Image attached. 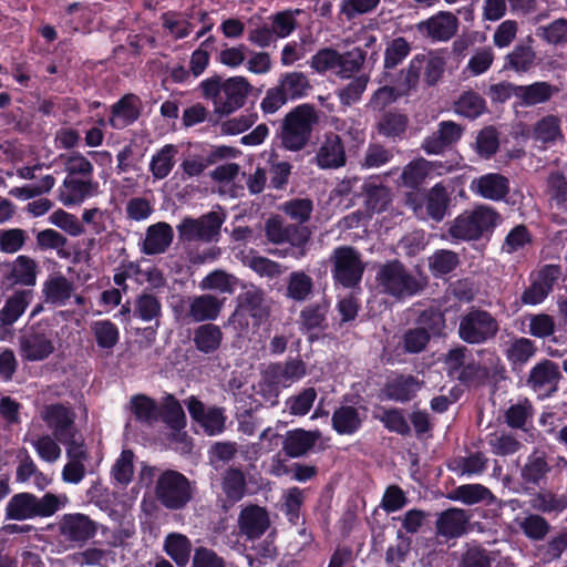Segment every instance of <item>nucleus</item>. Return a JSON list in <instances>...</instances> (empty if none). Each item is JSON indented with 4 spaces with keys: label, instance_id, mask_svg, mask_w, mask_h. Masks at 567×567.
Returning a JSON list of instances; mask_svg holds the SVG:
<instances>
[{
    "label": "nucleus",
    "instance_id": "nucleus-53",
    "mask_svg": "<svg viewBox=\"0 0 567 567\" xmlns=\"http://www.w3.org/2000/svg\"><path fill=\"white\" fill-rule=\"evenodd\" d=\"M38 456L47 463H55L61 457L59 441L48 434L29 440Z\"/></svg>",
    "mask_w": 567,
    "mask_h": 567
},
{
    "label": "nucleus",
    "instance_id": "nucleus-12",
    "mask_svg": "<svg viewBox=\"0 0 567 567\" xmlns=\"http://www.w3.org/2000/svg\"><path fill=\"white\" fill-rule=\"evenodd\" d=\"M39 414L59 442L78 432L75 426L76 415L70 405L62 403L47 404L42 406Z\"/></svg>",
    "mask_w": 567,
    "mask_h": 567
},
{
    "label": "nucleus",
    "instance_id": "nucleus-16",
    "mask_svg": "<svg viewBox=\"0 0 567 567\" xmlns=\"http://www.w3.org/2000/svg\"><path fill=\"white\" fill-rule=\"evenodd\" d=\"M59 533L64 540L82 545L95 535L96 524L84 514H65L59 522Z\"/></svg>",
    "mask_w": 567,
    "mask_h": 567
},
{
    "label": "nucleus",
    "instance_id": "nucleus-49",
    "mask_svg": "<svg viewBox=\"0 0 567 567\" xmlns=\"http://www.w3.org/2000/svg\"><path fill=\"white\" fill-rule=\"evenodd\" d=\"M494 51L491 47L477 49L470 58L463 74L466 76H478L486 73L494 62Z\"/></svg>",
    "mask_w": 567,
    "mask_h": 567
},
{
    "label": "nucleus",
    "instance_id": "nucleus-33",
    "mask_svg": "<svg viewBox=\"0 0 567 567\" xmlns=\"http://www.w3.org/2000/svg\"><path fill=\"white\" fill-rule=\"evenodd\" d=\"M138 105L135 95H125L113 106L110 125L121 130L132 124L138 117Z\"/></svg>",
    "mask_w": 567,
    "mask_h": 567
},
{
    "label": "nucleus",
    "instance_id": "nucleus-36",
    "mask_svg": "<svg viewBox=\"0 0 567 567\" xmlns=\"http://www.w3.org/2000/svg\"><path fill=\"white\" fill-rule=\"evenodd\" d=\"M278 86L289 100H298L308 94L310 81L302 72H286L280 75Z\"/></svg>",
    "mask_w": 567,
    "mask_h": 567
},
{
    "label": "nucleus",
    "instance_id": "nucleus-4",
    "mask_svg": "<svg viewBox=\"0 0 567 567\" xmlns=\"http://www.w3.org/2000/svg\"><path fill=\"white\" fill-rule=\"evenodd\" d=\"M499 223L501 216L494 208L478 205L460 214L450 226L449 234L457 240H476L492 231Z\"/></svg>",
    "mask_w": 567,
    "mask_h": 567
},
{
    "label": "nucleus",
    "instance_id": "nucleus-43",
    "mask_svg": "<svg viewBox=\"0 0 567 567\" xmlns=\"http://www.w3.org/2000/svg\"><path fill=\"white\" fill-rule=\"evenodd\" d=\"M91 331L97 347L101 349L111 350L120 340V330L111 320H97L92 322Z\"/></svg>",
    "mask_w": 567,
    "mask_h": 567
},
{
    "label": "nucleus",
    "instance_id": "nucleus-47",
    "mask_svg": "<svg viewBox=\"0 0 567 567\" xmlns=\"http://www.w3.org/2000/svg\"><path fill=\"white\" fill-rule=\"evenodd\" d=\"M238 279L223 270H214L208 274L199 284L203 290H216L221 293H233Z\"/></svg>",
    "mask_w": 567,
    "mask_h": 567
},
{
    "label": "nucleus",
    "instance_id": "nucleus-13",
    "mask_svg": "<svg viewBox=\"0 0 567 567\" xmlns=\"http://www.w3.org/2000/svg\"><path fill=\"white\" fill-rule=\"evenodd\" d=\"M468 188L476 197L492 202H501L508 196L511 182L508 177L501 173H485L474 177Z\"/></svg>",
    "mask_w": 567,
    "mask_h": 567
},
{
    "label": "nucleus",
    "instance_id": "nucleus-17",
    "mask_svg": "<svg viewBox=\"0 0 567 567\" xmlns=\"http://www.w3.org/2000/svg\"><path fill=\"white\" fill-rule=\"evenodd\" d=\"M560 275V268L555 265H546L537 272L533 274L532 284L522 296L523 302L526 305H538L543 302Z\"/></svg>",
    "mask_w": 567,
    "mask_h": 567
},
{
    "label": "nucleus",
    "instance_id": "nucleus-60",
    "mask_svg": "<svg viewBox=\"0 0 567 567\" xmlns=\"http://www.w3.org/2000/svg\"><path fill=\"white\" fill-rule=\"evenodd\" d=\"M254 389L255 393L261 398L262 404L275 406L278 403V396L282 386L270 375L269 370L266 369L261 380L254 386Z\"/></svg>",
    "mask_w": 567,
    "mask_h": 567
},
{
    "label": "nucleus",
    "instance_id": "nucleus-10",
    "mask_svg": "<svg viewBox=\"0 0 567 567\" xmlns=\"http://www.w3.org/2000/svg\"><path fill=\"white\" fill-rule=\"evenodd\" d=\"M185 405L193 421L197 423L207 435L215 436L224 432L227 421L225 409L205 405L195 396L185 400Z\"/></svg>",
    "mask_w": 567,
    "mask_h": 567
},
{
    "label": "nucleus",
    "instance_id": "nucleus-11",
    "mask_svg": "<svg viewBox=\"0 0 567 567\" xmlns=\"http://www.w3.org/2000/svg\"><path fill=\"white\" fill-rule=\"evenodd\" d=\"M560 379L558 364L544 359L530 369L526 384L539 399H546L557 392Z\"/></svg>",
    "mask_w": 567,
    "mask_h": 567
},
{
    "label": "nucleus",
    "instance_id": "nucleus-61",
    "mask_svg": "<svg viewBox=\"0 0 567 567\" xmlns=\"http://www.w3.org/2000/svg\"><path fill=\"white\" fill-rule=\"evenodd\" d=\"M498 134L493 127L483 128L476 136L474 150L481 158H491L498 150Z\"/></svg>",
    "mask_w": 567,
    "mask_h": 567
},
{
    "label": "nucleus",
    "instance_id": "nucleus-44",
    "mask_svg": "<svg viewBox=\"0 0 567 567\" xmlns=\"http://www.w3.org/2000/svg\"><path fill=\"white\" fill-rule=\"evenodd\" d=\"M361 417L353 406H341L332 415V426L339 434H353L361 426Z\"/></svg>",
    "mask_w": 567,
    "mask_h": 567
},
{
    "label": "nucleus",
    "instance_id": "nucleus-64",
    "mask_svg": "<svg viewBox=\"0 0 567 567\" xmlns=\"http://www.w3.org/2000/svg\"><path fill=\"white\" fill-rule=\"evenodd\" d=\"M536 34L554 45L567 44V19H557L547 25L540 27Z\"/></svg>",
    "mask_w": 567,
    "mask_h": 567
},
{
    "label": "nucleus",
    "instance_id": "nucleus-8",
    "mask_svg": "<svg viewBox=\"0 0 567 567\" xmlns=\"http://www.w3.org/2000/svg\"><path fill=\"white\" fill-rule=\"evenodd\" d=\"M334 280L343 287L355 286L362 278L364 266L353 248L343 246L338 247L332 254Z\"/></svg>",
    "mask_w": 567,
    "mask_h": 567
},
{
    "label": "nucleus",
    "instance_id": "nucleus-56",
    "mask_svg": "<svg viewBox=\"0 0 567 567\" xmlns=\"http://www.w3.org/2000/svg\"><path fill=\"white\" fill-rule=\"evenodd\" d=\"M530 506L543 513L563 512L567 508V495H555L550 492L535 494L530 499Z\"/></svg>",
    "mask_w": 567,
    "mask_h": 567
},
{
    "label": "nucleus",
    "instance_id": "nucleus-15",
    "mask_svg": "<svg viewBox=\"0 0 567 567\" xmlns=\"http://www.w3.org/2000/svg\"><path fill=\"white\" fill-rule=\"evenodd\" d=\"M417 32L432 42H446L458 30V19L451 12L441 11L416 25Z\"/></svg>",
    "mask_w": 567,
    "mask_h": 567
},
{
    "label": "nucleus",
    "instance_id": "nucleus-30",
    "mask_svg": "<svg viewBox=\"0 0 567 567\" xmlns=\"http://www.w3.org/2000/svg\"><path fill=\"white\" fill-rule=\"evenodd\" d=\"M532 138L545 146H551L564 140L560 120L556 115H546L537 121L532 131Z\"/></svg>",
    "mask_w": 567,
    "mask_h": 567
},
{
    "label": "nucleus",
    "instance_id": "nucleus-3",
    "mask_svg": "<svg viewBox=\"0 0 567 567\" xmlns=\"http://www.w3.org/2000/svg\"><path fill=\"white\" fill-rule=\"evenodd\" d=\"M69 503L65 494L47 493L42 497L22 492L13 495L6 505V518L27 520L34 517H50Z\"/></svg>",
    "mask_w": 567,
    "mask_h": 567
},
{
    "label": "nucleus",
    "instance_id": "nucleus-51",
    "mask_svg": "<svg viewBox=\"0 0 567 567\" xmlns=\"http://www.w3.org/2000/svg\"><path fill=\"white\" fill-rule=\"evenodd\" d=\"M454 110L464 117L476 118L484 113L485 102L477 93L468 91L458 97Z\"/></svg>",
    "mask_w": 567,
    "mask_h": 567
},
{
    "label": "nucleus",
    "instance_id": "nucleus-32",
    "mask_svg": "<svg viewBox=\"0 0 567 567\" xmlns=\"http://www.w3.org/2000/svg\"><path fill=\"white\" fill-rule=\"evenodd\" d=\"M177 153V146L166 144L152 155L148 168L154 179L161 181L171 174Z\"/></svg>",
    "mask_w": 567,
    "mask_h": 567
},
{
    "label": "nucleus",
    "instance_id": "nucleus-5",
    "mask_svg": "<svg viewBox=\"0 0 567 567\" xmlns=\"http://www.w3.org/2000/svg\"><path fill=\"white\" fill-rule=\"evenodd\" d=\"M194 483L177 471L166 470L156 480L155 495L168 509L185 507L193 497Z\"/></svg>",
    "mask_w": 567,
    "mask_h": 567
},
{
    "label": "nucleus",
    "instance_id": "nucleus-25",
    "mask_svg": "<svg viewBox=\"0 0 567 567\" xmlns=\"http://www.w3.org/2000/svg\"><path fill=\"white\" fill-rule=\"evenodd\" d=\"M34 298L32 289H18L7 297L0 309V327H10L25 312Z\"/></svg>",
    "mask_w": 567,
    "mask_h": 567
},
{
    "label": "nucleus",
    "instance_id": "nucleus-59",
    "mask_svg": "<svg viewBox=\"0 0 567 567\" xmlns=\"http://www.w3.org/2000/svg\"><path fill=\"white\" fill-rule=\"evenodd\" d=\"M365 55L367 53L360 48H354L344 54H340L336 74L342 79L351 78L363 64Z\"/></svg>",
    "mask_w": 567,
    "mask_h": 567
},
{
    "label": "nucleus",
    "instance_id": "nucleus-46",
    "mask_svg": "<svg viewBox=\"0 0 567 567\" xmlns=\"http://www.w3.org/2000/svg\"><path fill=\"white\" fill-rule=\"evenodd\" d=\"M365 204L372 213H381L391 203V192L388 187L377 184L375 181H368L364 184Z\"/></svg>",
    "mask_w": 567,
    "mask_h": 567
},
{
    "label": "nucleus",
    "instance_id": "nucleus-21",
    "mask_svg": "<svg viewBox=\"0 0 567 567\" xmlns=\"http://www.w3.org/2000/svg\"><path fill=\"white\" fill-rule=\"evenodd\" d=\"M74 291V284L61 274L49 275L41 288L43 301L55 307L65 306Z\"/></svg>",
    "mask_w": 567,
    "mask_h": 567
},
{
    "label": "nucleus",
    "instance_id": "nucleus-63",
    "mask_svg": "<svg viewBox=\"0 0 567 567\" xmlns=\"http://www.w3.org/2000/svg\"><path fill=\"white\" fill-rule=\"evenodd\" d=\"M245 476L239 470H228L223 480V491L231 502H238L245 495Z\"/></svg>",
    "mask_w": 567,
    "mask_h": 567
},
{
    "label": "nucleus",
    "instance_id": "nucleus-14",
    "mask_svg": "<svg viewBox=\"0 0 567 567\" xmlns=\"http://www.w3.org/2000/svg\"><path fill=\"white\" fill-rule=\"evenodd\" d=\"M267 238L276 244L289 243L298 248L296 258H302L306 255L305 245L309 240V231L306 227L285 226L278 218H271L266 224Z\"/></svg>",
    "mask_w": 567,
    "mask_h": 567
},
{
    "label": "nucleus",
    "instance_id": "nucleus-62",
    "mask_svg": "<svg viewBox=\"0 0 567 567\" xmlns=\"http://www.w3.org/2000/svg\"><path fill=\"white\" fill-rule=\"evenodd\" d=\"M131 411L136 420L151 424L157 420V406L151 398L138 394L131 399Z\"/></svg>",
    "mask_w": 567,
    "mask_h": 567
},
{
    "label": "nucleus",
    "instance_id": "nucleus-52",
    "mask_svg": "<svg viewBox=\"0 0 567 567\" xmlns=\"http://www.w3.org/2000/svg\"><path fill=\"white\" fill-rule=\"evenodd\" d=\"M163 27L174 39H184L193 31L194 25L183 13L167 12L163 14Z\"/></svg>",
    "mask_w": 567,
    "mask_h": 567
},
{
    "label": "nucleus",
    "instance_id": "nucleus-26",
    "mask_svg": "<svg viewBox=\"0 0 567 567\" xmlns=\"http://www.w3.org/2000/svg\"><path fill=\"white\" fill-rule=\"evenodd\" d=\"M97 193V184L91 179L66 177L60 188V200L64 206L82 204L86 198Z\"/></svg>",
    "mask_w": 567,
    "mask_h": 567
},
{
    "label": "nucleus",
    "instance_id": "nucleus-58",
    "mask_svg": "<svg viewBox=\"0 0 567 567\" xmlns=\"http://www.w3.org/2000/svg\"><path fill=\"white\" fill-rule=\"evenodd\" d=\"M49 223L72 237H78L84 234L85 229L82 223L73 214L63 209L54 210L48 218Z\"/></svg>",
    "mask_w": 567,
    "mask_h": 567
},
{
    "label": "nucleus",
    "instance_id": "nucleus-20",
    "mask_svg": "<svg viewBox=\"0 0 567 567\" xmlns=\"http://www.w3.org/2000/svg\"><path fill=\"white\" fill-rule=\"evenodd\" d=\"M463 131L460 124L452 121H443L439 124L437 131L424 140L422 148L427 154H442L447 147L461 140Z\"/></svg>",
    "mask_w": 567,
    "mask_h": 567
},
{
    "label": "nucleus",
    "instance_id": "nucleus-48",
    "mask_svg": "<svg viewBox=\"0 0 567 567\" xmlns=\"http://www.w3.org/2000/svg\"><path fill=\"white\" fill-rule=\"evenodd\" d=\"M434 163L424 158H417L409 163L402 172L401 178L403 185L408 187L419 186L427 175L433 171Z\"/></svg>",
    "mask_w": 567,
    "mask_h": 567
},
{
    "label": "nucleus",
    "instance_id": "nucleus-28",
    "mask_svg": "<svg viewBox=\"0 0 567 567\" xmlns=\"http://www.w3.org/2000/svg\"><path fill=\"white\" fill-rule=\"evenodd\" d=\"M174 233L167 223H157L151 225L145 234L142 244V251L146 255H157L164 252L173 241Z\"/></svg>",
    "mask_w": 567,
    "mask_h": 567
},
{
    "label": "nucleus",
    "instance_id": "nucleus-42",
    "mask_svg": "<svg viewBox=\"0 0 567 567\" xmlns=\"http://www.w3.org/2000/svg\"><path fill=\"white\" fill-rule=\"evenodd\" d=\"M549 471L548 464L538 452L528 456L520 470L522 482L525 485H538Z\"/></svg>",
    "mask_w": 567,
    "mask_h": 567
},
{
    "label": "nucleus",
    "instance_id": "nucleus-23",
    "mask_svg": "<svg viewBox=\"0 0 567 567\" xmlns=\"http://www.w3.org/2000/svg\"><path fill=\"white\" fill-rule=\"evenodd\" d=\"M38 274V262L29 256L20 255L8 265L6 281L11 287L22 286L32 288L37 285Z\"/></svg>",
    "mask_w": 567,
    "mask_h": 567
},
{
    "label": "nucleus",
    "instance_id": "nucleus-35",
    "mask_svg": "<svg viewBox=\"0 0 567 567\" xmlns=\"http://www.w3.org/2000/svg\"><path fill=\"white\" fill-rule=\"evenodd\" d=\"M270 375L277 380L282 388H288L306 375V364L299 359L289 360L285 363L271 364L267 368Z\"/></svg>",
    "mask_w": 567,
    "mask_h": 567
},
{
    "label": "nucleus",
    "instance_id": "nucleus-2",
    "mask_svg": "<svg viewBox=\"0 0 567 567\" xmlns=\"http://www.w3.org/2000/svg\"><path fill=\"white\" fill-rule=\"evenodd\" d=\"M380 290L398 300L417 295L426 286V277L410 271L398 260L382 265L375 276Z\"/></svg>",
    "mask_w": 567,
    "mask_h": 567
},
{
    "label": "nucleus",
    "instance_id": "nucleus-9",
    "mask_svg": "<svg viewBox=\"0 0 567 567\" xmlns=\"http://www.w3.org/2000/svg\"><path fill=\"white\" fill-rule=\"evenodd\" d=\"M225 221V215L221 212H209L199 218H185L177 230L183 240H213L220 230Z\"/></svg>",
    "mask_w": 567,
    "mask_h": 567
},
{
    "label": "nucleus",
    "instance_id": "nucleus-40",
    "mask_svg": "<svg viewBox=\"0 0 567 567\" xmlns=\"http://www.w3.org/2000/svg\"><path fill=\"white\" fill-rule=\"evenodd\" d=\"M554 89L546 82H535L530 85H519L515 90V96L524 105H536L548 101L554 94Z\"/></svg>",
    "mask_w": 567,
    "mask_h": 567
},
{
    "label": "nucleus",
    "instance_id": "nucleus-39",
    "mask_svg": "<svg viewBox=\"0 0 567 567\" xmlns=\"http://www.w3.org/2000/svg\"><path fill=\"white\" fill-rule=\"evenodd\" d=\"M536 351L537 348L534 341L520 337L515 338L508 343L505 355L512 365L523 367L536 354Z\"/></svg>",
    "mask_w": 567,
    "mask_h": 567
},
{
    "label": "nucleus",
    "instance_id": "nucleus-27",
    "mask_svg": "<svg viewBox=\"0 0 567 567\" xmlns=\"http://www.w3.org/2000/svg\"><path fill=\"white\" fill-rule=\"evenodd\" d=\"M320 440L321 432L319 430L296 429L287 432L282 446L287 455L299 457L308 453Z\"/></svg>",
    "mask_w": 567,
    "mask_h": 567
},
{
    "label": "nucleus",
    "instance_id": "nucleus-54",
    "mask_svg": "<svg viewBox=\"0 0 567 567\" xmlns=\"http://www.w3.org/2000/svg\"><path fill=\"white\" fill-rule=\"evenodd\" d=\"M420 389V382L413 377H400L388 385L386 392L391 399L404 402L409 401Z\"/></svg>",
    "mask_w": 567,
    "mask_h": 567
},
{
    "label": "nucleus",
    "instance_id": "nucleus-55",
    "mask_svg": "<svg viewBox=\"0 0 567 567\" xmlns=\"http://www.w3.org/2000/svg\"><path fill=\"white\" fill-rule=\"evenodd\" d=\"M240 308L249 313L252 318L261 319L265 317L267 309L264 305V292L256 288L250 287L239 296Z\"/></svg>",
    "mask_w": 567,
    "mask_h": 567
},
{
    "label": "nucleus",
    "instance_id": "nucleus-37",
    "mask_svg": "<svg viewBox=\"0 0 567 567\" xmlns=\"http://www.w3.org/2000/svg\"><path fill=\"white\" fill-rule=\"evenodd\" d=\"M163 548L177 566L184 567L188 564L192 544L185 535L179 533L168 534L165 537Z\"/></svg>",
    "mask_w": 567,
    "mask_h": 567
},
{
    "label": "nucleus",
    "instance_id": "nucleus-18",
    "mask_svg": "<svg viewBox=\"0 0 567 567\" xmlns=\"http://www.w3.org/2000/svg\"><path fill=\"white\" fill-rule=\"evenodd\" d=\"M344 145L336 133H327L319 143L313 163L321 169H337L346 165Z\"/></svg>",
    "mask_w": 567,
    "mask_h": 567
},
{
    "label": "nucleus",
    "instance_id": "nucleus-24",
    "mask_svg": "<svg viewBox=\"0 0 567 567\" xmlns=\"http://www.w3.org/2000/svg\"><path fill=\"white\" fill-rule=\"evenodd\" d=\"M413 205V210L420 218L430 217L436 221H441L446 213L449 205L447 189L441 184H435L425 195L424 205Z\"/></svg>",
    "mask_w": 567,
    "mask_h": 567
},
{
    "label": "nucleus",
    "instance_id": "nucleus-1",
    "mask_svg": "<svg viewBox=\"0 0 567 567\" xmlns=\"http://www.w3.org/2000/svg\"><path fill=\"white\" fill-rule=\"evenodd\" d=\"M319 116L310 104H301L288 112L281 121L278 138L281 146L290 152H299L308 146Z\"/></svg>",
    "mask_w": 567,
    "mask_h": 567
},
{
    "label": "nucleus",
    "instance_id": "nucleus-45",
    "mask_svg": "<svg viewBox=\"0 0 567 567\" xmlns=\"http://www.w3.org/2000/svg\"><path fill=\"white\" fill-rule=\"evenodd\" d=\"M515 523L523 534L532 540H543L550 529L549 523L537 514H527L523 517H517Z\"/></svg>",
    "mask_w": 567,
    "mask_h": 567
},
{
    "label": "nucleus",
    "instance_id": "nucleus-22",
    "mask_svg": "<svg viewBox=\"0 0 567 567\" xmlns=\"http://www.w3.org/2000/svg\"><path fill=\"white\" fill-rule=\"evenodd\" d=\"M270 526L267 511L257 505H250L241 509L238 517V527L241 535L254 540L259 538Z\"/></svg>",
    "mask_w": 567,
    "mask_h": 567
},
{
    "label": "nucleus",
    "instance_id": "nucleus-6",
    "mask_svg": "<svg viewBox=\"0 0 567 567\" xmlns=\"http://www.w3.org/2000/svg\"><path fill=\"white\" fill-rule=\"evenodd\" d=\"M58 333L48 320H41L20 340V354L27 361H43L55 351Z\"/></svg>",
    "mask_w": 567,
    "mask_h": 567
},
{
    "label": "nucleus",
    "instance_id": "nucleus-41",
    "mask_svg": "<svg viewBox=\"0 0 567 567\" xmlns=\"http://www.w3.org/2000/svg\"><path fill=\"white\" fill-rule=\"evenodd\" d=\"M223 340V332L215 324H203L195 330L194 343L200 352L210 353L216 351Z\"/></svg>",
    "mask_w": 567,
    "mask_h": 567
},
{
    "label": "nucleus",
    "instance_id": "nucleus-50",
    "mask_svg": "<svg viewBox=\"0 0 567 567\" xmlns=\"http://www.w3.org/2000/svg\"><path fill=\"white\" fill-rule=\"evenodd\" d=\"M567 548V528L553 536L546 544L536 548V556L543 563L558 559Z\"/></svg>",
    "mask_w": 567,
    "mask_h": 567
},
{
    "label": "nucleus",
    "instance_id": "nucleus-31",
    "mask_svg": "<svg viewBox=\"0 0 567 567\" xmlns=\"http://www.w3.org/2000/svg\"><path fill=\"white\" fill-rule=\"evenodd\" d=\"M467 523L468 516L464 509L451 508L437 518V533L445 537H458L465 532Z\"/></svg>",
    "mask_w": 567,
    "mask_h": 567
},
{
    "label": "nucleus",
    "instance_id": "nucleus-29",
    "mask_svg": "<svg viewBox=\"0 0 567 567\" xmlns=\"http://www.w3.org/2000/svg\"><path fill=\"white\" fill-rule=\"evenodd\" d=\"M239 176V165L228 163L217 166L212 172V177L217 184V192L228 197H237L243 192V186L237 182Z\"/></svg>",
    "mask_w": 567,
    "mask_h": 567
},
{
    "label": "nucleus",
    "instance_id": "nucleus-57",
    "mask_svg": "<svg viewBox=\"0 0 567 567\" xmlns=\"http://www.w3.org/2000/svg\"><path fill=\"white\" fill-rule=\"evenodd\" d=\"M134 474V454L131 450H123L111 470L112 478L120 485H127Z\"/></svg>",
    "mask_w": 567,
    "mask_h": 567
},
{
    "label": "nucleus",
    "instance_id": "nucleus-34",
    "mask_svg": "<svg viewBox=\"0 0 567 567\" xmlns=\"http://www.w3.org/2000/svg\"><path fill=\"white\" fill-rule=\"evenodd\" d=\"M223 300L212 295H202L192 299L189 316L196 322L214 320L218 317Z\"/></svg>",
    "mask_w": 567,
    "mask_h": 567
},
{
    "label": "nucleus",
    "instance_id": "nucleus-38",
    "mask_svg": "<svg viewBox=\"0 0 567 567\" xmlns=\"http://www.w3.org/2000/svg\"><path fill=\"white\" fill-rule=\"evenodd\" d=\"M313 290V280L305 271H292L287 278L286 297L302 302L310 298Z\"/></svg>",
    "mask_w": 567,
    "mask_h": 567
},
{
    "label": "nucleus",
    "instance_id": "nucleus-7",
    "mask_svg": "<svg viewBox=\"0 0 567 567\" xmlns=\"http://www.w3.org/2000/svg\"><path fill=\"white\" fill-rule=\"evenodd\" d=\"M498 329V322L491 313L484 310H472L462 317L458 334L467 343L480 344L494 338Z\"/></svg>",
    "mask_w": 567,
    "mask_h": 567
},
{
    "label": "nucleus",
    "instance_id": "nucleus-19",
    "mask_svg": "<svg viewBox=\"0 0 567 567\" xmlns=\"http://www.w3.org/2000/svg\"><path fill=\"white\" fill-rule=\"evenodd\" d=\"M251 86L244 76H231L223 82L221 97L217 102V113L230 114L241 107Z\"/></svg>",
    "mask_w": 567,
    "mask_h": 567
}]
</instances>
